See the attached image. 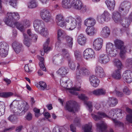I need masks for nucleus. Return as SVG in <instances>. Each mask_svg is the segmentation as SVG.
<instances>
[{"label":"nucleus","mask_w":132,"mask_h":132,"mask_svg":"<svg viewBox=\"0 0 132 132\" xmlns=\"http://www.w3.org/2000/svg\"><path fill=\"white\" fill-rule=\"evenodd\" d=\"M90 73V72L88 68L86 67L81 66L79 63L77 64L76 69V78L77 82L79 83L80 85L78 87L77 86L71 88H68V85L67 84V81L65 80L67 78L65 77L63 78L60 81L61 85H62L63 87L65 88H67L69 90V92L71 94L78 95V93L76 91H79L80 90L81 88V77L82 76H86L88 75Z\"/></svg>","instance_id":"1"},{"label":"nucleus","mask_w":132,"mask_h":132,"mask_svg":"<svg viewBox=\"0 0 132 132\" xmlns=\"http://www.w3.org/2000/svg\"><path fill=\"white\" fill-rule=\"evenodd\" d=\"M57 41L56 43V45H57V46L61 43V39L65 37L66 34L65 32L61 29H59L57 31Z\"/></svg>","instance_id":"22"},{"label":"nucleus","mask_w":132,"mask_h":132,"mask_svg":"<svg viewBox=\"0 0 132 132\" xmlns=\"http://www.w3.org/2000/svg\"><path fill=\"white\" fill-rule=\"evenodd\" d=\"M75 55L77 59L80 58L81 57V54L80 52L77 51H76L75 52Z\"/></svg>","instance_id":"62"},{"label":"nucleus","mask_w":132,"mask_h":132,"mask_svg":"<svg viewBox=\"0 0 132 132\" xmlns=\"http://www.w3.org/2000/svg\"><path fill=\"white\" fill-rule=\"evenodd\" d=\"M9 3L11 5L15 7L17 6V0H10Z\"/></svg>","instance_id":"55"},{"label":"nucleus","mask_w":132,"mask_h":132,"mask_svg":"<svg viewBox=\"0 0 132 132\" xmlns=\"http://www.w3.org/2000/svg\"><path fill=\"white\" fill-rule=\"evenodd\" d=\"M64 20V18L63 15L61 14H58L57 15L56 17V21H62Z\"/></svg>","instance_id":"53"},{"label":"nucleus","mask_w":132,"mask_h":132,"mask_svg":"<svg viewBox=\"0 0 132 132\" xmlns=\"http://www.w3.org/2000/svg\"><path fill=\"white\" fill-rule=\"evenodd\" d=\"M122 14L117 11L113 12L112 17L114 21L116 23H120L123 27L125 28L128 27L130 24V22L127 21L126 23L125 20H122L121 18Z\"/></svg>","instance_id":"7"},{"label":"nucleus","mask_w":132,"mask_h":132,"mask_svg":"<svg viewBox=\"0 0 132 132\" xmlns=\"http://www.w3.org/2000/svg\"><path fill=\"white\" fill-rule=\"evenodd\" d=\"M66 21L68 23L67 27L70 30H72L76 27L78 29L81 27L82 20L79 16H76L75 18L70 16L67 18Z\"/></svg>","instance_id":"2"},{"label":"nucleus","mask_w":132,"mask_h":132,"mask_svg":"<svg viewBox=\"0 0 132 132\" xmlns=\"http://www.w3.org/2000/svg\"><path fill=\"white\" fill-rule=\"evenodd\" d=\"M103 40L101 38H98L94 41L93 46L96 50L98 51L102 48L103 45Z\"/></svg>","instance_id":"18"},{"label":"nucleus","mask_w":132,"mask_h":132,"mask_svg":"<svg viewBox=\"0 0 132 132\" xmlns=\"http://www.w3.org/2000/svg\"><path fill=\"white\" fill-rule=\"evenodd\" d=\"M126 110L129 113L126 116V120L129 122L132 123V110L128 108H127Z\"/></svg>","instance_id":"37"},{"label":"nucleus","mask_w":132,"mask_h":132,"mask_svg":"<svg viewBox=\"0 0 132 132\" xmlns=\"http://www.w3.org/2000/svg\"><path fill=\"white\" fill-rule=\"evenodd\" d=\"M68 63L70 68L72 70H74L75 69L76 66L73 60H71L69 61Z\"/></svg>","instance_id":"50"},{"label":"nucleus","mask_w":132,"mask_h":132,"mask_svg":"<svg viewBox=\"0 0 132 132\" xmlns=\"http://www.w3.org/2000/svg\"><path fill=\"white\" fill-rule=\"evenodd\" d=\"M110 58L108 55L105 54H102L98 57V61L102 64H106L110 61Z\"/></svg>","instance_id":"21"},{"label":"nucleus","mask_w":132,"mask_h":132,"mask_svg":"<svg viewBox=\"0 0 132 132\" xmlns=\"http://www.w3.org/2000/svg\"><path fill=\"white\" fill-rule=\"evenodd\" d=\"M113 45L112 43H109L106 45V51L107 53L111 57L115 56L118 53L117 50L116 48L115 49L113 53L111 52V51L113 50Z\"/></svg>","instance_id":"14"},{"label":"nucleus","mask_w":132,"mask_h":132,"mask_svg":"<svg viewBox=\"0 0 132 132\" xmlns=\"http://www.w3.org/2000/svg\"><path fill=\"white\" fill-rule=\"evenodd\" d=\"M116 113L115 109H113L110 110L108 113V116L106 114L102 112H98L97 115L93 114L92 116L93 118L96 121H98L102 118L108 117L110 118H112L115 116Z\"/></svg>","instance_id":"6"},{"label":"nucleus","mask_w":132,"mask_h":132,"mask_svg":"<svg viewBox=\"0 0 132 132\" xmlns=\"http://www.w3.org/2000/svg\"><path fill=\"white\" fill-rule=\"evenodd\" d=\"M89 80L91 85L94 87H96L99 85L100 83V80L95 75L91 76L89 78Z\"/></svg>","instance_id":"20"},{"label":"nucleus","mask_w":132,"mask_h":132,"mask_svg":"<svg viewBox=\"0 0 132 132\" xmlns=\"http://www.w3.org/2000/svg\"><path fill=\"white\" fill-rule=\"evenodd\" d=\"M92 93L94 95L97 96H99L98 89H96L92 91Z\"/></svg>","instance_id":"64"},{"label":"nucleus","mask_w":132,"mask_h":132,"mask_svg":"<svg viewBox=\"0 0 132 132\" xmlns=\"http://www.w3.org/2000/svg\"><path fill=\"white\" fill-rule=\"evenodd\" d=\"M39 86H37L38 87V88L43 90H48L50 89L49 88H48L47 86V85L46 83L42 81L39 82Z\"/></svg>","instance_id":"40"},{"label":"nucleus","mask_w":132,"mask_h":132,"mask_svg":"<svg viewBox=\"0 0 132 132\" xmlns=\"http://www.w3.org/2000/svg\"><path fill=\"white\" fill-rule=\"evenodd\" d=\"M97 19L98 22L100 23H102L104 21H105V20L102 14L100 15H98L97 16Z\"/></svg>","instance_id":"52"},{"label":"nucleus","mask_w":132,"mask_h":132,"mask_svg":"<svg viewBox=\"0 0 132 132\" xmlns=\"http://www.w3.org/2000/svg\"><path fill=\"white\" fill-rule=\"evenodd\" d=\"M12 46L15 52L17 53L20 52L22 50V44L18 42H14L12 44Z\"/></svg>","instance_id":"24"},{"label":"nucleus","mask_w":132,"mask_h":132,"mask_svg":"<svg viewBox=\"0 0 132 132\" xmlns=\"http://www.w3.org/2000/svg\"><path fill=\"white\" fill-rule=\"evenodd\" d=\"M73 124L75 126L78 127H80L81 125L80 119L78 117H76L74 120Z\"/></svg>","instance_id":"48"},{"label":"nucleus","mask_w":132,"mask_h":132,"mask_svg":"<svg viewBox=\"0 0 132 132\" xmlns=\"http://www.w3.org/2000/svg\"><path fill=\"white\" fill-rule=\"evenodd\" d=\"M96 23V20L92 17L87 18L84 20V25L88 27L93 26Z\"/></svg>","instance_id":"23"},{"label":"nucleus","mask_w":132,"mask_h":132,"mask_svg":"<svg viewBox=\"0 0 132 132\" xmlns=\"http://www.w3.org/2000/svg\"><path fill=\"white\" fill-rule=\"evenodd\" d=\"M78 97L79 98L84 100V103L88 107L89 111L90 112L92 111V108L93 107L92 103L90 102L86 101L88 99V98L85 95L83 94H81L80 95L78 96Z\"/></svg>","instance_id":"19"},{"label":"nucleus","mask_w":132,"mask_h":132,"mask_svg":"<svg viewBox=\"0 0 132 132\" xmlns=\"http://www.w3.org/2000/svg\"><path fill=\"white\" fill-rule=\"evenodd\" d=\"M62 55L65 59H67L68 61L72 60L70 58V56L68 50L65 49H63L62 51Z\"/></svg>","instance_id":"36"},{"label":"nucleus","mask_w":132,"mask_h":132,"mask_svg":"<svg viewBox=\"0 0 132 132\" xmlns=\"http://www.w3.org/2000/svg\"><path fill=\"white\" fill-rule=\"evenodd\" d=\"M126 64L129 66L132 65V58H127L126 60Z\"/></svg>","instance_id":"59"},{"label":"nucleus","mask_w":132,"mask_h":132,"mask_svg":"<svg viewBox=\"0 0 132 132\" xmlns=\"http://www.w3.org/2000/svg\"><path fill=\"white\" fill-rule=\"evenodd\" d=\"M65 40L66 41V45L71 47L73 44V38L68 36H66L65 37Z\"/></svg>","instance_id":"41"},{"label":"nucleus","mask_w":132,"mask_h":132,"mask_svg":"<svg viewBox=\"0 0 132 132\" xmlns=\"http://www.w3.org/2000/svg\"><path fill=\"white\" fill-rule=\"evenodd\" d=\"M130 7V3L128 2L122 3L119 6L118 11L122 15L127 14L129 11V8Z\"/></svg>","instance_id":"11"},{"label":"nucleus","mask_w":132,"mask_h":132,"mask_svg":"<svg viewBox=\"0 0 132 132\" xmlns=\"http://www.w3.org/2000/svg\"><path fill=\"white\" fill-rule=\"evenodd\" d=\"M27 33L29 36V38H32L34 42L36 41L37 38V35L35 34H32L31 33V30L30 29H28L27 30Z\"/></svg>","instance_id":"42"},{"label":"nucleus","mask_w":132,"mask_h":132,"mask_svg":"<svg viewBox=\"0 0 132 132\" xmlns=\"http://www.w3.org/2000/svg\"><path fill=\"white\" fill-rule=\"evenodd\" d=\"M86 31L87 34L90 36H92L95 34L96 32V30L92 27H89L86 28Z\"/></svg>","instance_id":"35"},{"label":"nucleus","mask_w":132,"mask_h":132,"mask_svg":"<svg viewBox=\"0 0 132 132\" xmlns=\"http://www.w3.org/2000/svg\"><path fill=\"white\" fill-rule=\"evenodd\" d=\"M84 58L86 60L94 58L95 54L94 51L92 49L88 48L84 51L83 52Z\"/></svg>","instance_id":"13"},{"label":"nucleus","mask_w":132,"mask_h":132,"mask_svg":"<svg viewBox=\"0 0 132 132\" xmlns=\"http://www.w3.org/2000/svg\"><path fill=\"white\" fill-rule=\"evenodd\" d=\"M123 78L126 82L128 83L132 82V72L129 70L124 72L122 75Z\"/></svg>","instance_id":"16"},{"label":"nucleus","mask_w":132,"mask_h":132,"mask_svg":"<svg viewBox=\"0 0 132 132\" xmlns=\"http://www.w3.org/2000/svg\"><path fill=\"white\" fill-rule=\"evenodd\" d=\"M72 6L74 9L80 11L83 13L86 12L87 10L86 6L83 5L80 0H72Z\"/></svg>","instance_id":"8"},{"label":"nucleus","mask_w":132,"mask_h":132,"mask_svg":"<svg viewBox=\"0 0 132 132\" xmlns=\"http://www.w3.org/2000/svg\"><path fill=\"white\" fill-rule=\"evenodd\" d=\"M41 69L43 71H46V68L44 65V63L40 62L39 64Z\"/></svg>","instance_id":"61"},{"label":"nucleus","mask_w":132,"mask_h":132,"mask_svg":"<svg viewBox=\"0 0 132 132\" xmlns=\"http://www.w3.org/2000/svg\"><path fill=\"white\" fill-rule=\"evenodd\" d=\"M13 95V93L11 92H2L0 93V96L4 98H7L10 97Z\"/></svg>","instance_id":"47"},{"label":"nucleus","mask_w":132,"mask_h":132,"mask_svg":"<svg viewBox=\"0 0 132 132\" xmlns=\"http://www.w3.org/2000/svg\"><path fill=\"white\" fill-rule=\"evenodd\" d=\"M8 119L14 123H16L17 121V118L14 114L10 115L8 118Z\"/></svg>","instance_id":"49"},{"label":"nucleus","mask_w":132,"mask_h":132,"mask_svg":"<svg viewBox=\"0 0 132 132\" xmlns=\"http://www.w3.org/2000/svg\"><path fill=\"white\" fill-rule=\"evenodd\" d=\"M72 0H62V6L64 8L69 9L71 7V3L70 2Z\"/></svg>","instance_id":"34"},{"label":"nucleus","mask_w":132,"mask_h":132,"mask_svg":"<svg viewBox=\"0 0 132 132\" xmlns=\"http://www.w3.org/2000/svg\"><path fill=\"white\" fill-rule=\"evenodd\" d=\"M23 36L24 38L23 43L27 47H29L31 44V41L34 42L32 38L31 39L29 38L28 35L24 33H23Z\"/></svg>","instance_id":"31"},{"label":"nucleus","mask_w":132,"mask_h":132,"mask_svg":"<svg viewBox=\"0 0 132 132\" xmlns=\"http://www.w3.org/2000/svg\"><path fill=\"white\" fill-rule=\"evenodd\" d=\"M57 75L61 77H63L65 76L68 72L66 68L62 67L60 68L56 71Z\"/></svg>","instance_id":"32"},{"label":"nucleus","mask_w":132,"mask_h":132,"mask_svg":"<svg viewBox=\"0 0 132 132\" xmlns=\"http://www.w3.org/2000/svg\"><path fill=\"white\" fill-rule=\"evenodd\" d=\"M105 3L108 9L111 11L114 10L115 4L114 0H107L106 1Z\"/></svg>","instance_id":"30"},{"label":"nucleus","mask_w":132,"mask_h":132,"mask_svg":"<svg viewBox=\"0 0 132 132\" xmlns=\"http://www.w3.org/2000/svg\"><path fill=\"white\" fill-rule=\"evenodd\" d=\"M114 43L116 47L117 48L120 50V57L122 60H124L126 57L127 48L126 47L123 45V42L120 40L117 39L115 41Z\"/></svg>","instance_id":"5"},{"label":"nucleus","mask_w":132,"mask_h":132,"mask_svg":"<svg viewBox=\"0 0 132 132\" xmlns=\"http://www.w3.org/2000/svg\"><path fill=\"white\" fill-rule=\"evenodd\" d=\"M29 108V106L27 103L26 102L23 103V106L21 108L22 111L21 112L24 114V113L28 110Z\"/></svg>","instance_id":"46"},{"label":"nucleus","mask_w":132,"mask_h":132,"mask_svg":"<svg viewBox=\"0 0 132 132\" xmlns=\"http://www.w3.org/2000/svg\"><path fill=\"white\" fill-rule=\"evenodd\" d=\"M77 105L76 102L73 101L67 102L65 107V110L70 112H74L77 110Z\"/></svg>","instance_id":"12"},{"label":"nucleus","mask_w":132,"mask_h":132,"mask_svg":"<svg viewBox=\"0 0 132 132\" xmlns=\"http://www.w3.org/2000/svg\"><path fill=\"white\" fill-rule=\"evenodd\" d=\"M30 22L29 20L24 19L20 23H17L16 26L18 30L22 32H23L26 29L30 27Z\"/></svg>","instance_id":"9"},{"label":"nucleus","mask_w":132,"mask_h":132,"mask_svg":"<svg viewBox=\"0 0 132 132\" xmlns=\"http://www.w3.org/2000/svg\"><path fill=\"white\" fill-rule=\"evenodd\" d=\"M9 45L6 43L3 42H0V56L5 57L8 55Z\"/></svg>","instance_id":"10"},{"label":"nucleus","mask_w":132,"mask_h":132,"mask_svg":"<svg viewBox=\"0 0 132 132\" xmlns=\"http://www.w3.org/2000/svg\"><path fill=\"white\" fill-rule=\"evenodd\" d=\"M115 110L116 112L115 116H117V117H118L121 116L122 114L121 110L119 109H116Z\"/></svg>","instance_id":"57"},{"label":"nucleus","mask_w":132,"mask_h":132,"mask_svg":"<svg viewBox=\"0 0 132 132\" xmlns=\"http://www.w3.org/2000/svg\"><path fill=\"white\" fill-rule=\"evenodd\" d=\"M123 91L124 93L127 95H129L130 93V91L127 87H125L123 89Z\"/></svg>","instance_id":"60"},{"label":"nucleus","mask_w":132,"mask_h":132,"mask_svg":"<svg viewBox=\"0 0 132 132\" xmlns=\"http://www.w3.org/2000/svg\"><path fill=\"white\" fill-rule=\"evenodd\" d=\"M40 16L46 22H48L51 20L50 13L47 10L44 9L41 11Z\"/></svg>","instance_id":"15"},{"label":"nucleus","mask_w":132,"mask_h":132,"mask_svg":"<svg viewBox=\"0 0 132 132\" xmlns=\"http://www.w3.org/2000/svg\"><path fill=\"white\" fill-rule=\"evenodd\" d=\"M98 89L99 96L104 95L106 93L105 90L103 88H99Z\"/></svg>","instance_id":"58"},{"label":"nucleus","mask_w":132,"mask_h":132,"mask_svg":"<svg viewBox=\"0 0 132 132\" xmlns=\"http://www.w3.org/2000/svg\"><path fill=\"white\" fill-rule=\"evenodd\" d=\"M102 14L105 20V21L108 22L110 20L111 15L107 11H105Z\"/></svg>","instance_id":"43"},{"label":"nucleus","mask_w":132,"mask_h":132,"mask_svg":"<svg viewBox=\"0 0 132 132\" xmlns=\"http://www.w3.org/2000/svg\"><path fill=\"white\" fill-rule=\"evenodd\" d=\"M112 76L113 78L116 80H120L122 77L120 69H118L115 70L112 74Z\"/></svg>","instance_id":"33"},{"label":"nucleus","mask_w":132,"mask_h":132,"mask_svg":"<svg viewBox=\"0 0 132 132\" xmlns=\"http://www.w3.org/2000/svg\"><path fill=\"white\" fill-rule=\"evenodd\" d=\"M34 26L36 31L44 36L46 37L48 35V31L45 29V25L42 21L36 20L34 22Z\"/></svg>","instance_id":"3"},{"label":"nucleus","mask_w":132,"mask_h":132,"mask_svg":"<svg viewBox=\"0 0 132 132\" xmlns=\"http://www.w3.org/2000/svg\"><path fill=\"white\" fill-rule=\"evenodd\" d=\"M127 20L128 22H130V24L131 22H132V12L130 14L128 19L125 20V21H126V22L127 23Z\"/></svg>","instance_id":"63"},{"label":"nucleus","mask_w":132,"mask_h":132,"mask_svg":"<svg viewBox=\"0 0 132 132\" xmlns=\"http://www.w3.org/2000/svg\"><path fill=\"white\" fill-rule=\"evenodd\" d=\"M49 42V39L48 38L46 42L43 45V48L44 49V51H43L41 50L40 51V52L42 55L43 56L44 55L45 52L47 53L48 51L50 50V48L48 47Z\"/></svg>","instance_id":"29"},{"label":"nucleus","mask_w":132,"mask_h":132,"mask_svg":"<svg viewBox=\"0 0 132 132\" xmlns=\"http://www.w3.org/2000/svg\"><path fill=\"white\" fill-rule=\"evenodd\" d=\"M101 34L103 37L108 38L110 34V31L109 28L107 27H104L102 28Z\"/></svg>","instance_id":"27"},{"label":"nucleus","mask_w":132,"mask_h":132,"mask_svg":"<svg viewBox=\"0 0 132 132\" xmlns=\"http://www.w3.org/2000/svg\"><path fill=\"white\" fill-rule=\"evenodd\" d=\"M114 65L116 66L118 69H120L122 67V64L121 61L118 59H115L114 61Z\"/></svg>","instance_id":"45"},{"label":"nucleus","mask_w":132,"mask_h":132,"mask_svg":"<svg viewBox=\"0 0 132 132\" xmlns=\"http://www.w3.org/2000/svg\"><path fill=\"white\" fill-rule=\"evenodd\" d=\"M32 115L31 113L30 112H28L26 116L25 117L26 119L29 121L32 120Z\"/></svg>","instance_id":"56"},{"label":"nucleus","mask_w":132,"mask_h":132,"mask_svg":"<svg viewBox=\"0 0 132 132\" xmlns=\"http://www.w3.org/2000/svg\"><path fill=\"white\" fill-rule=\"evenodd\" d=\"M77 41L79 45H84L86 43V38L83 35L81 34H80L78 36Z\"/></svg>","instance_id":"28"},{"label":"nucleus","mask_w":132,"mask_h":132,"mask_svg":"<svg viewBox=\"0 0 132 132\" xmlns=\"http://www.w3.org/2000/svg\"><path fill=\"white\" fill-rule=\"evenodd\" d=\"M95 75L97 77L102 78L106 76L105 73L103 68L101 66L97 65L95 69Z\"/></svg>","instance_id":"17"},{"label":"nucleus","mask_w":132,"mask_h":132,"mask_svg":"<svg viewBox=\"0 0 132 132\" xmlns=\"http://www.w3.org/2000/svg\"><path fill=\"white\" fill-rule=\"evenodd\" d=\"M112 120L116 126L123 127V123L115 119H112Z\"/></svg>","instance_id":"51"},{"label":"nucleus","mask_w":132,"mask_h":132,"mask_svg":"<svg viewBox=\"0 0 132 132\" xmlns=\"http://www.w3.org/2000/svg\"><path fill=\"white\" fill-rule=\"evenodd\" d=\"M28 6L29 8H33L37 7V5L36 0H30L28 4Z\"/></svg>","instance_id":"44"},{"label":"nucleus","mask_w":132,"mask_h":132,"mask_svg":"<svg viewBox=\"0 0 132 132\" xmlns=\"http://www.w3.org/2000/svg\"><path fill=\"white\" fill-rule=\"evenodd\" d=\"M118 103V100L114 97H111L109 98L108 103L111 106H115Z\"/></svg>","instance_id":"39"},{"label":"nucleus","mask_w":132,"mask_h":132,"mask_svg":"<svg viewBox=\"0 0 132 132\" xmlns=\"http://www.w3.org/2000/svg\"><path fill=\"white\" fill-rule=\"evenodd\" d=\"M96 126L97 129L102 132L105 131L107 128L106 125L103 121L96 123Z\"/></svg>","instance_id":"26"},{"label":"nucleus","mask_w":132,"mask_h":132,"mask_svg":"<svg viewBox=\"0 0 132 132\" xmlns=\"http://www.w3.org/2000/svg\"><path fill=\"white\" fill-rule=\"evenodd\" d=\"M63 61L62 56L60 54L56 55L53 57V63L54 64L57 65L61 64Z\"/></svg>","instance_id":"25"},{"label":"nucleus","mask_w":132,"mask_h":132,"mask_svg":"<svg viewBox=\"0 0 132 132\" xmlns=\"http://www.w3.org/2000/svg\"><path fill=\"white\" fill-rule=\"evenodd\" d=\"M92 127V123H89L83 126L82 128L84 132H92L91 130Z\"/></svg>","instance_id":"38"},{"label":"nucleus","mask_w":132,"mask_h":132,"mask_svg":"<svg viewBox=\"0 0 132 132\" xmlns=\"http://www.w3.org/2000/svg\"><path fill=\"white\" fill-rule=\"evenodd\" d=\"M56 22L57 25L61 27H63L65 26V21L64 20Z\"/></svg>","instance_id":"54"},{"label":"nucleus","mask_w":132,"mask_h":132,"mask_svg":"<svg viewBox=\"0 0 132 132\" xmlns=\"http://www.w3.org/2000/svg\"><path fill=\"white\" fill-rule=\"evenodd\" d=\"M20 18L18 13L16 12H8L6 17L4 19V21L6 24L12 27L14 25L15 22Z\"/></svg>","instance_id":"4"}]
</instances>
